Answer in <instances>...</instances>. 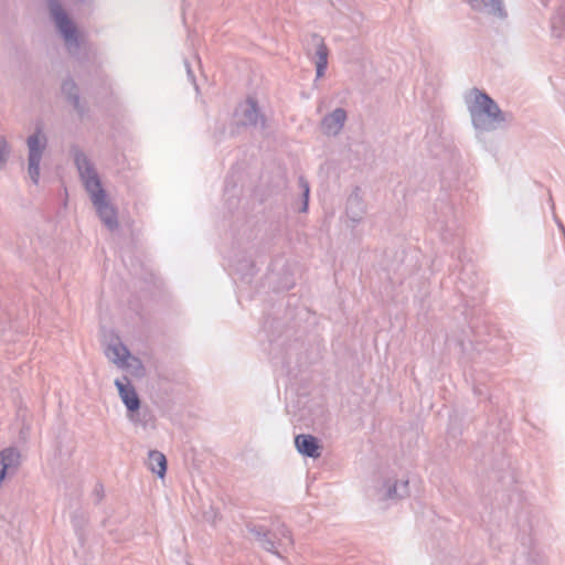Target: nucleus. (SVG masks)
Wrapping results in <instances>:
<instances>
[{
  "label": "nucleus",
  "instance_id": "nucleus-1",
  "mask_svg": "<svg viewBox=\"0 0 565 565\" xmlns=\"http://www.w3.org/2000/svg\"><path fill=\"white\" fill-rule=\"evenodd\" d=\"M70 154L99 220L110 232H114L119 226L117 209L107 199V193L102 185L94 163L77 145L71 146Z\"/></svg>",
  "mask_w": 565,
  "mask_h": 565
},
{
  "label": "nucleus",
  "instance_id": "nucleus-2",
  "mask_svg": "<svg viewBox=\"0 0 565 565\" xmlns=\"http://www.w3.org/2000/svg\"><path fill=\"white\" fill-rule=\"evenodd\" d=\"M470 95L473 99L466 102L471 124L477 131H493L512 121L513 115L501 110L495 100L484 90L475 87L470 90Z\"/></svg>",
  "mask_w": 565,
  "mask_h": 565
},
{
  "label": "nucleus",
  "instance_id": "nucleus-3",
  "mask_svg": "<svg viewBox=\"0 0 565 565\" xmlns=\"http://www.w3.org/2000/svg\"><path fill=\"white\" fill-rule=\"evenodd\" d=\"M45 3L50 18L64 41L67 53L79 62L87 60V41L64 9L61 0H45Z\"/></svg>",
  "mask_w": 565,
  "mask_h": 565
},
{
  "label": "nucleus",
  "instance_id": "nucleus-4",
  "mask_svg": "<svg viewBox=\"0 0 565 565\" xmlns=\"http://www.w3.org/2000/svg\"><path fill=\"white\" fill-rule=\"evenodd\" d=\"M28 145V174L34 184L40 180V163L43 152L47 146V138L43 132L41 124L35 126V130L26 139Z\"/></svg>",
  "mask_w": 565,
  "mask_h": 565
},
{
  "label": "nucleus",
  "instance_id": "nucleus-5",
  "mask_svg": "<svg viewBox=\"0 0 565 565\" xmlns=\"http://www.w3.org/2000/svg\"><path fill=\"white\" fill-rule=\"evenodd\" d=\"M115 385L118 390V394L122 403L127 408L129 419L134 423H138L139 419L137 417L139 415L141 401L136 392V388L127 376H124L122 380H115Z\"/></svg>",
  "mask_w": 565,
  "mask_h": 565
},
{
  "label": "nucleus",
  "instance_id": "nucleus-6",
  "mask_svg": "<svg viewBox=\"0 0 565 565\" xmlns=\"http://www.w3.org/2000/svg\"><path fill=\"white\" fill-rule=\"evenodd\" d=\"M307 54L316 64V76L320 78L324 75L328 67L329 49L322 36L317 33L310 35V42L307 47Z\"/></svg>",
  "mask_w": 565,
  "mask_h": 565
},
{
  "label": "nucleus",
  "instance_id": "nucleus-7",
  "mask_svg": "<svg viewBox=\"0 0 565 565\" xmlns=\"http://www.w3.org/2000/svg\"><path fill=\"white\" fill-rule=\"evenodd\" d=\"M61 93L65 102L73 107L79 118L88 113L87 103L81 97V88L72 76H67L62 81Z\"/></svg>",
  "mask_w": 565,
  "mask_h": 565
},
{
  "label": "nucleus",
  "instance_id": "nucleus-8",
  "mask_svg": "<svg viewBox=\"0 0 565 565\" xmlns=\"http://www.w3.org/2000/svg\"><path fill=\"white\" fill-rule=\"evenodd\" d=\"M246 529L248 533L255 537L263 550L278 557H282L279 548L285 547V543H282L281 540H276V534H274L270 530L264 525H257L253 523L246 524Z\"/></svg>",
  "mask_w": 565,
  "mask_h": 565
},
{
  "label": "nucleus",
  "instance_id": "nucleus-9",
  "mask_svg": "<svg viewBox=\"0 0 565 565\" xmlns=\"http://www.w3.org/2000/svg\"><path fill=\"white\" fill-rule=\"evenodd\" d=\"M295 447L300 455L312 459L320 458L323 449L320 439L310 434L296 435Z\"/></svg>",
  "mask_w": 565,
  "mask_h": 565
},
{
  "label": "nucleus",
  "instance_id": "nucleus-10",
  "mask_svg": "<svg viewBox=\"0 0 565 565\" xmlns=\"http://www.w3.org/2000/svg\"><path fill=\"white\" fill-rule=\"evenodd\" d=\"M366 213V204L361 195V188L354 186L352 193L348 196L345 204V214L353 226L359 224Z\"/></svg>",
  "mask_w": 565,
  "mask_h": 565
},
{
  "label": "nucleus",
  "instance_id": "nucleus-11",
  "mask_svg": "<svg viewBox=\"0 0 565 565\" xmlns=\"http://www.w3.org/2000/svg\"><path fill=\"white\" fill-rule=\"evenodd\" d=\"M242 110V120L241 124L243 126H253L260 128H265L266 118L264 114H262L258 102L254 97H247L246 102L241 106Z\"/></svg>",
  "mask_w": 565,
  "mask_h": 565
},
{
  "label": "nucleus",
  "instance_id": "nucleus-12",
  "mask_svg": "<svg viewBox=\"0 0 565 565\" xmlns=\"http://www.w3.org/2000/svg\"><path fill=\"white\" fill-rule=\"evenodd\" d=\"M347 118V110L341 107H338L330 114H327L320 122L323 134L328 136L339 135Z\"/></svg>",
  "mask_w": 565,
  "mask_h": 565
},
{
  "label": "nucleus",
  "instance_id": "nucleus-13",
  "mask_svg": "<svg viewBox=\"0 0 565 565\" xmlns=\"http://www.w3.org/2000/svg\"><path fill=\"white\" fill-rule=\"evenodd\" d=\"M467 3L477 12L493 15L501 20L508 17L503 0H467Z\"/></svg>",
  "mask_w": 565,
  "mask_h": 565
},
{
  "label": "nucleus",
  "instance_id": "nucleus-14",
  "mask_svg": "<svg viewBox=\"0 0 565 565\" xmlns=\"http://www.w3.org/2000/svg\"><path fill=\"white\" fill-rule=\"evenodd\" d=\"M381 491L385 500H401L409 494L408 480L387 479L383 483Z\"/></svg>",
  "mask_w": 565,
  "mask_h": 565
},
{
  "label": "nucleus",
  "instance_id": "nucleus-15",
  "mask_svg": "<svg viewBox=\"0 0 565 565\" xmlns=\"http://www.w3.org/2000/svg\"><path fill=\"white\" fill-rule=\"evenodd\" d=\"M20 465V452L15 448H6L0 452V482L8 473H13Z\"/></svg>",
  "mask_w": 565,
  "mask_h": 565
},
{
  "label": "nucleus",
  "instance_id": "nucleus-16",
  "mask_svg": "<svg viewBox=\"0 0 565 565\" xmlns=\"http://www.w3.org/2000/svg\"><path fill=\"white\" fill-rule=\"evenodd\" d=\"M148 467L159 478H163L167 473V458L159 450H149L148 452Z\"/></svg>",
  "mask_w": 565,
  "mask_h": 565
},
{
  "label": "nucleus",
  "instance_id": "nucleus-17",
  "mask_svg": "<svg viewBox=\"0 0 565 565\" xmlns=\"http://www.w3.org/2000/svg\"><path fill=\"white\" fill-rule=\"evenodd\" d=\"M298 185L301 190V204L297 210L300 213H306L309 206L310 185L303 175L298 178Z\"/></svg>",
  "mask_w": 565,
  "mask_h": 565
},
{
  "label": "nucleus",
  "instance_id": "nucleus-18",
  "mask_svg": "<svg viewBox=\"0 0 565 565\" xmlns=\"http://www.w3.org/2000/svg\"><path fill=\"white\" fill-rule=\"evenodd\" d=\"M109 350L114 354V358H111V361L114 363H118V362L124 363L128 359V356L130 355V352L127 349V347H125L121 343L109 345Z\"/></svg>",
  "mask_w": 565,
  "mask_h": 565
},
{
  "label": "nucleus",
  "instance_id": "nucleus-19",
  "mask_svg": "<svg viewBox=\"0 0 565 565\" xmlns=\"http://www.w3.org/2000/svg\"><path fill=\"white\" fill-rule=\"evenodd\" d=\"M88 519L85 512L76 510L72 514V524L77 534H82L85 526L87 525Z\"/></svg>",
  "mask_w": 565,
  "mask_h": 565
},
{
  "label": "nucleus",
  "instance_id": "nucleus-20",
  "mask_svg": "<svg viewBox=\"0 0 565 565\" xmlns=\"http://www.w3.org/2000/svg\"><path fill=\"white\" fill-rule=\"evenodd\" d=\"M273 533L276 534V540H281V542L285 543V546L294 545L291 532L285 524H280ZM282 548L284 551L287 550L286 547Z\"/></svg>",
  "mask_w": 565,
  "mask_h": 565
},
{
  "label": "nucleus",
  "instance_id": "nucleus-21",
  "mask_svg": "<svg viewBox=\"0 0 565 565\" xmlns=\"http://www.w3.org/2000/svg\"><path fill=\"white\" fill-rule=\"evenodd\" d=\"M10 156V147L4 137L0 136V170L4 168Z\"/></svg>",
  "mask_w": 565,
  "mask_h": 565
},
{
  "label": "nucleus",
  "instance_id": "nucleus-22",
  "mask_svg": "<svg viewBox=\"0 0 565 565\" xmlns=\"http://www.w3.org/2000/svg\"><path fill=\"white\" fill-rule=\"evenodd\" d=\"M93 495L95 498V503L99 504L105 497V490H104L103 483L97 482L95 484L94 490H93Z\"/></svg>",
  "mask_w": 565,
  "mask_h": 565
},
{
  "label": "nucleus",
  "instance_id": "nucleus-23",
  "mask_svg": "<svg viewBox=\"0 0 565 565\" xmlns=\"http://www.w3.org/2000/svg\"><path fill=\"white\" fill-rule=\"evenodd\" d=\"M562 21V18L559 15H555L553 19H552V26L553 29H556L557 24Z\"/></svg>",
  "mask_w": 565,
  "mask_h": 565
},
{
  "label": "nucleus",
  "instance_id": "nucleus-24",
  "mask_svg": "<svg viewBox=\"0 0 565 565\" xmlns=\"http://www.w3.org/2000/svg\"><path fill=\"white\" fill-rule=\"evenodd\" d=\"M558 226L563 232H565L564 225L561 222H558Z\"/></svg>",
  "mask_w": 565,
  "mask_h": 565
},
{
  "label": "nucleus",
  "instance_id": "nucleus-25",
  "mask_svg": "<svg viewBox=\"0 0 565 565\" xmlns=\"http://www.w3.org/2000/svg\"><path fill=\"white\" fill-rule=\"evenodd\" d=\"M475 393L476 394H481V392L477 387L475 388Z\"/></svg>",
  "mask_w": 565,
  "mask_h": 565
},
{
  "label": "nucleus",
  "instance_id": "nucleus-26",
  "mask_svg": "<svg viewBox=\"0 0 565 565\" xmlns=\"http://www.w3.org/2000/svg\"><path fill=\"white\" fill-rule=\"evenodd\" d=\"M186 67H188V73L191 74V70L189 67V63H186Z\"/></svg>",
  "mask_w": 565,
  "mask_h": 565
},
{
  "label": "nucleus",
  "instance_id": "nucleus-27",
  "mask_svg": "<svg viewBox=\"0 0 565 565\" xmlns=\"http://www.w3.org/2000/svg\"><path fill=\"white\" fill-rule=\"evenodd\" d=\"M78 2H85L86 0H77Z\"/></svg>",
  "mask_w": 565,
  "mask_h": 565
}]
</instances>
